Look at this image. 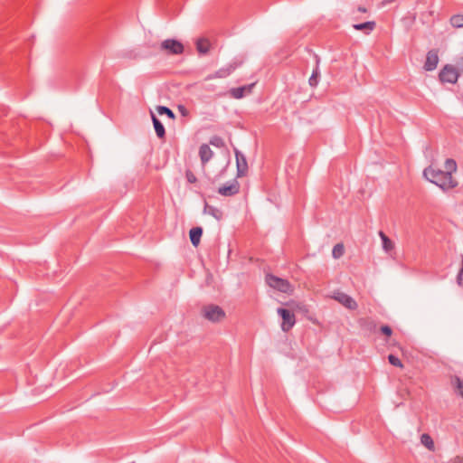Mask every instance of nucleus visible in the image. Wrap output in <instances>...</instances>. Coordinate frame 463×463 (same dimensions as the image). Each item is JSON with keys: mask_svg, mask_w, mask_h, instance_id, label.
<instances>
[{"mask_svg": "<svg viewBox=\"0 0 463 463\" xmlns=\"http://www.w3.org/2000/svg\"><path fill=\"white\" fill-rule=\"evenodd\" d=\"M420 442L422 445H424L429 450L434 451L435 450V445L432 438L427 434L424 433L420 436Z\"/></svg>", "mask_w": 463, "mask_h": 463, "instance_id": "nucleus-21", "label": "nucleus"}, {"mask_svg": "<svg viewBox=\"0 0 463 463\" xmlns=\"http://www.w3.org/2000/svg\"><path fill=\"white\" fill-rule=\"evenodd\" d=\"M203 213L212 215L213 218H215L218 221L222 220L223 217V213L220 209H218L214 206H212V205L208 204L207 203H204Z\"/></svg>", "mask_w": 463, "mask_h": 463, "instance_id": "nucleus-18", "label": "nucleus"}, {"mask_svg": "<svg viewBox=\"0 0 463 463\" xmlns=\"http://www.w3.org/2000/svg\"><path fill=\"white\" fill-rule=\"evenodd\" d=\"M379 236L382 239L383 249L385 251L388 252L394 248V244H393L392 241L383 231L379 232Z\"/></svg>", "mask_w": 463, "mask_h": 463, "instance_id": "nucleus-20", "label": "nucleus"}, {"mask_svg": "<svg viewBox=\"0 0 463 463\" xmlns=\"http://www.w3.org/2000/svg\"><path fill=\"white\" fill-rule=\"evenodd\" d=\"M439 62V56L437 50H430L428 52L426 61L424 63V69L428 71H431L437 68Z\"/></svg>", "mask_w": 463, "mask_h": 463, "instance_id": "nucleus-11", "label": "nucleus"}, {"mask_svg": "<svg viewBox=\"0 0 463 463\" xmlns=\"http://www.w3.org/2000/svg\"><path fill=\"white\" fill-rule=\"evenodd\" d=\"M201 316L212 323H220L226 317L222 307L215 304H207L201 308Z\"/></svg>", "mask_w": 463, "mask_h": 463, "instance_id": "nucleus-2", "label": "nucleus"}, {"mask_svg": "<svg viewBox=\"0 0 463 463\" xmlns=\"http://www.w3.org/2000/svg\"><path fill=\"white\" fill-rule=\"evenodd\" d=\"M353 27L356 31H363L365 34H369L375 29L376 24L374 21H368L361 24H355Z\"/></svg>", "mask_w": 463, "mask_h": 463, "instance_id": "nucleus-17", "label": "nucleus"}, {"mask_svg": "<svg viewBox=\"0 0 463 463\" xmlns=\"http://www.w3.org/2000/svg\"><path fill=\"white\" fill-rule=\"evenodd\" d=\"M161 49L166 51L167 54H182L184 51L183 43L175 39H166L162 42Z\"/></svg>", "mask_w": 463, "mask_h": 463, "instance_id": "nucleus-7", "label": "nucleus"}, {"mask_svg": "<svg viewBox=\"0 0 463 463\" xmlns=\"http://www.w3.org/2000/svg\"><path fill=\"white\" fill-rule=\"evenodd\" d=\"M265 279L269 287L282 293L292 291V286L288 279L279 278L272 274H267Z\"/></svg>", "mask_w": 463, "mask_h": 463, "instance_id": "nucleus-4", "label": "nucleus"}, {"mask_svg": "<svg viewBox=\"0 0 463 463\" xmlns=\"http://www.w3.org/2000/svg\"><path fill=\"white\" fill-rule=\"evenodd\" d=\"M334 298L350 310H355L358 307L356 301L344 292H336Z\"/></svg>", "mask_w": 463, "mask_h": 463, "instance_id": "nucleus-10", "label": "nucleus"}, {"mask_svg": "<svg viewBox=\"0 0 463 463\" xmlns=\"http://www.w3.org/2000/svg\"><path fill=\"white\" fill-rule=\"evenodd\" d=\"M240 184L234 179L230 184H223L218 189V193L222 196H233L240 192Z\"/></svg>", "mask_w": 463, "mask_h": 463, "instance_id": "nucleus-9", "label": "nucleus"}, {"mask_svg": "<svg viewBox=\"0 0 463 463\" xmlns=\"http://www.w3.org/2000/svg\"><path fill=\"white\" fill-rule=\"evenodd\" d=\"M458 76V71L450 64L445 65L439 73V79L442 83H456Z\"/></svg>", "mask_w": 463, "mask_h": 463, "instance_id": "nucleus-6", "label": "nucleus"}, {"mask_svg": "<svg viewBox=\"0 0 463 463\" xmlns=\"http://www.w3.org/2000/svg\"><path fill=\"white\" fill-rule=\"evenodd\" d=\"M457 283L461 286L463 284V256H462V267L457 276Z\"/></svg>", "mask_w": 463, "mask_h": 463, "instance_id": "nucleus-32", "label": "nucleus"}, {"mask_svg": "<svg viewBox=\"0 0 463 463\" xmlns=\"http://www.w3.org/2000/svg\"><path fill=\"white\" fill-rule=\"evenodd\" d=\"M445 170L434 168L431 165L423 171L424 177L430 183L436 184L443 191H449L458 186V181L453 178L452 174L457 171V163L452 158H448L444 164Z\"/></svg>", "mask_w": 463, "mask_h": 463, "instance_id": "nucleus-1", "label": "nucleus"}, {"mask_svg": "<svg viewBox=\"0 0 463 463\" xmlns=\"http://www.w3.org/2000/svg\"><path fill=\"white\" fill-rule=\"evenodd\" d=\"M388 361L393 366L400 367V368L403 367V364L402 363V361L394 354H389Z\"/></svg>", "mask_w": 463, "mask_h": 463, "instance_id": "nucleus-28", "label": "nucleus"}, {"mask_svg": "<svg viewBox=\"0 0 463 463\" xmlns=\"http://www.w3.org/2000/svg\"><path fill=\"white\" fill-rule=\"evenodd\" d=\"M452 383L457 388L458 394L463 398V381L458 376H454Z\"/></svg>", "mask_w": 463, "mask_h": 463, "instance_id": "nucleus-26", "label": "nucleus"}, {"mask_svg": "<svg viewBox=\"0 0 463 463\" xmlns=\"http://www.w3.org/2000/svg\"><path fill=\"white\" fill-rule=\"evenodd\" d=\"M254 84L245 85L239 88H232L230 90V94L234 99H241L245 93H250Z\"/></svg>", "mask_w": 463, "mask_h": 463, "instance_id": "nucleus-13", "label": "nucleus"}, {"mask_svg": "<svg viewBox=\"0 0 463 463\" xmlns=\"http://www.w3.org/2000/svg\"><path fill=\"white\" fill-rule=\"evenodd\" d=\"M318 77H319L318 68H316L313 71V72H312V74H311V76H310V78L308 80L309 85L311 87H316L317 85V83H318Z\"/></svg>", "mask_w": 463, "mask_h": 463, "instance_id": "nucleus-27", "label": "nucleus"}, {"mask_svg": "<svg viewBox=\"0 0 463 463\" xmlns=\"http://www.w3.org/2000/svg\"><path fill=\"white\" fill-rule=\"evenodd\" d=\"M458 71H463V57L458 61Z\"/></svg>", "mask_w": 463, "mask_h": 463, "instance_id": "nucleus-33", "label": "nucleus"}, {"mask_svg": "<svg viewBox=\"0 0 463 463\" xmlns=\"http://www.w3.org/2000/svg\"><path fill=\"white\" fill-rule=\"evenodd\" d=\"M357 10H358L359 12H362V13H366V12H367V9H366L365 7H364V6H359V7L357 8Z\"/></svg>", "mask_w": 463, "mask_h": 463, "instance_id": "nucleus-35", "label": "nucleus"}, {"mask_svg": "<svg viewBox=\"0 0 463 463\" xmlns=\"http://www.w3.org/2000/svg\"><path fill=\"white\" fill-rule=\"evenodd\" d=\"M203 235V228L202 227H194L189 232V237L191 243L194 247H197L200 244L201 237Z\"/></svg>", "mask_w": 463, "mask_h": 463, "instance_id": "nucleus-15", "label": "nucleus"}, {"mask_svg": "<svg viewBox=\"0 0 463 463\" xmlns=\"http://www.w3.org/2000/svg\"><path fill=\"white\" fill-rule=\"evenodd\" d=\"M358 323L362 329L370 333L374 332L377 327L376 322L370 317L360 318Z\"/></svg>", "mask_w": 463, "mask_h": 463, "instance_id": "nucleus-16", "label": "nucleus"}, {"mask_svg": "<svg viewBox=\"0 0 463 463\" xmlns=\"http://www.w3.org/2000/svg\"><path fill=\"white\" fill-rule=\"evenodd\" d=\"M196 50L201 54H206L210 51V42L208 39L200 38L196 41Z\"/></svg>", "mask_w": 463, "mask_h": 463, "instance_id": "nucleus-19", "label": "nucleus"}, {"mask_svg": "<svg viewBox=\"0 0 463 463\" xmlns=\"http://www.w3.org/2000/svg\"><path fill=\"white\" fill-rule=\"evenodd\" d=\"M450 24L455 28L463 27V14H454L450 18Z\"/></svg>", "mask_w": 463, "mask_h": 463, "instance_id": "nucleus-23", "label": "nucleus"}, {"mask_svg": "<svg viewBox=\"0 0 463 463\" xmlns=\"http://www.w3.org/2000/svg\"><path fill=\"white\" fill-rule=\"evenodd\" d=\"M457 459H458V463H463V457L462 458L458 457Z\"/></svg>", "mask_w": 463, "mask_h": 463, "instance_id": "nucleus-36", "label": "nucleus"}, {"mask_svg": "<svg viewBox=\"0 0 463 463\" xmlns=\"http://www.w3.org/2000/svg\"><path fill=\"white\" fill-rule=\"evenodd\" d=\"M392 2H394V0H383V1H382V3H381V5H382L383 6H385V5H387L392 4Z\"/></svg>", "mask_w": 463, "mask_h": 463, "instance_id": "nucleus-34", "label": "nucleus"}, {"mask_svg": "<svg viewBox=\"0 0 463 463\" xmlns=\"http://www.w3.org/2000/svg\"><path fill=\"white\" fill-rule=\"evenodd\" d=\"M150 115L156 136L159 138L164 139L165 137V129L164 125L152 111H150Z\"/></svg>", "mask_w": 463, "mask_h": 463, "instance_id": "nucleus-14", "label": "nucleus"}, {"mask_svg": "<svg viewBox=\"0 0 463 463\" xmlns=\"http://www.w3.org/2000/svg\"><path fill=\"white\" fill-rule=\"evenodd\" d=\"M236 165H237V177H242L247 175L248 163L246 157L238 149L234 148Z\"/></svg>", "mask_w": 463, "mask_h": 463, "instance_id": "nucleus-8", "label": "nucleus"}, {"mask_svg": "<svg viewBox=\"0 0 463 463\" xmlns=\"http://www.w3.org/2000/svg\"><path fill=\"white\" fill-rule=\"evenodd\" d=\"M177 109L182 117L189 116V110L186 109V107L184 105H178Z\"/></svg>", "mask_w": 463, "mask_h": 463, "instance_id": "nucleus-31", "label": "nucleus"}, {"mask_svg": "<svg viewBox=\"0 0 463 463\" xmlns=\"http://www.w3.org/2000/svg\"><path fill=\"white\" fill-rule=\"evenodd\" d=\"M209 144L218 148L225 146L224 140L219 136H213L209 140Z\"/></svg>", "mask_w": 463, "mask_h": 463, "instance_id": "nucleus-25", "label": "nucleus"}, {"mask_svg": "<svg viewBox=\"0 0 463 463\" xmlns=\"http://www.w3.org/2000/svg\"><path fill=\"white\" fill-rule=\"evenodd\" d=\"M199 156L203 165H204L207 162H209L212 159L213 152L210 148L209 145L203 144L199 147Z\"/></svg>", "mask_w": 463, "mask_h": 463, "instance_id": "nucleus-12", "label": "nucleus"}, {"mask_svg": "<svg viewBox=\"0 0 463 463\" xmlns=\"http://www.w3.org/2000/svg\"><path fill=\"white\" fill-rule=\"evenodd\" d=\"M244 61L241 58H235L226 66L219 69L213 74H210L205 78V80H210L214 78H226L231 75L236 69L241 67L243 64Z\"/></svg>", "mask_w": 463, "mask_h": 463, "instance_id": "nucleus-3", "label": "nucleus"}, {"mask_svg": "<svg viewBox=\"0 0 463 463\" xmlns=\"http://www.w3.org/2000/svg\"><path fill=\"white\" fill-rule=\"evenodd\" d=\"M185 178H186L187 182L190 184H194L197 182V178H196L195 175L190 169H187L185 171Z\"/></svg>", "mask_w": 463, "mask_h": 463, "instance_id": "nucleus-29", "label": "nucleus"}, {"mask_svg": "<svg viewBox=\"0 0 463 463\" xmlns=\"http://www.w3.org/2000/svg\"><path fill=\"white\" fill-rule=\"evenodd\" d=\"M380 331L383 335L386 336H391L392 335V329L388 325H383L380 327Z\"/></svg>", "mask_w": 463, "mask_h": 463, "instance_id": "nucleus-30", "label": "nucleus"}, {"mask_svg": "<svg viewBox=\"0 0 463 463\" xmlns=\"http://www.w3.org/2000/svg\"><path fill=\"white\" fill-rule=\"evenodd\" d=\"M156 109L159 115H166L170 119L173 120L175 118V115L173 110L165 106H158Z\"/></svg>", "mask_w": 463, "mask_h": 463, "instance_id": "nucleus-24", "label": "nucleus"}, {"mask_svg": "<svg viewBox=\"0 0 463 463\" xmlns=\"http://www.w3.org/2000/svg\"><path fill=\"white\" fill-rule=\"evenodd\" d=\"M345 253V247L343 243H337L334 246L332 250V256L334 259L341 258Z\"/></svg>", "mask_w": 463, "mask_h": 463, "instance_id": "nucleus-22", "label": "nucleus"}, {"mask_svg": "<svg viewBox=\"0 0 463 463\" xmlns=\"http://www.w3.org/2000/svg\"><path fill=\"white\" fill-rule=\"evenodd\" d=\"M277 312L282 319L281 330L285 333H288L296 324V317L294 313L283 307H279Z\"/></svg>", "mask_w": 463, "mask_h": 463, "instance_id": "nucleus-5", "label": "nucleus"}]
</instances>
